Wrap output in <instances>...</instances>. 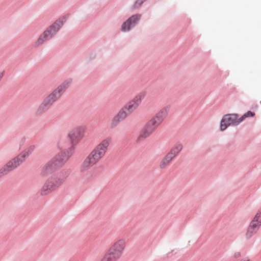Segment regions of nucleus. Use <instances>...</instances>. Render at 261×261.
I'll return each instance as SVG.
<instances>
[{
	"label": "nucleus",
	"mask_w": 261,
	"mask_h": 261,
	"mask_svg": "<svg viewBox=\"0 0 261 261\" xmlns=\"http://www.w3.org/2000/svg\"><path fill=\"white\" fill-rule=\"evenodd\" d=\"M4 76V73L3 72H0V81L3 78Z\"/></svg>",
	"instance_id": "obj_30"
},
{
	"label": "nucleus",
	"mask_w": 261,
	"mask_h": 261,
	"mask_svg": "<svg viewBox=\"0 0 261 261\" xmlns=\"http://www.w3.org/2000/svg\"><path fill=\"white\" fill-rule=\"evenodd\" d=\"M70 81H66L60 85L50 94H49L44 99L51 106L58 99L69 87Z\"/></svg>",
	"instance_id": "obj_4"
},
{
	"label": "nucleus",
	"mask_w": 261,
	"mask_h": 261,
	"mask_svg": "<svg viewBox=\"0 0 261 261\" xmlns=\"http://www.w3.org/2000/svg\"><path fill=\"white\" fill-rule=\"evenodd\" d=\"M50 106L51 105L49 103H48L45 99H44L43 102L40 105L37 109V114L40 115L44 113L50 107Z\"/></svg>",
	"instance_id": "obj_16"
},
{
	"label": "nucleus",
	"mask_w": 261,
	"mask_h": 261,
	"mask_svg": "<svg viewBox=\"0 0 261 261\" xmlns=\"http://www.w3.org/2000/svg\"><path fill=\"white\" fill-rule=\"evenodd\" d=\"M69 156L66 152H61L56 155L42 167L40 174L42 176H48L55 172L68 161Z\"/></svg>",
	"instance_id": "obj_2"
},
{
	"label": "nucleus",
	"mask_w": 261,
	"mask_h": 261,
	"mask_svg": "<svg viewBox=\"0 0 261 261\" xmlns=\"http://www.w3.org/2000/svg\"><path fill=\"white\" fill-rule=\"evenodd\" d=\"M126 110L123 108L122 109L117 115L122 120L124 119L129 114L128 112H126Z\"/></svg>",
	"instance_id": "obj_25"
},
{
	"label": "nucleus",
	"mask_w": 261,
	"mask_h": 261,
	"mask_svg": "<svg viewBox=\"0 0 261 261\" xmlns=\"http://www.w3.org/2000/svg\"><path fill=\"white\" fill-rule=\"evenodd\" d=\"M66 20V19L65 17H62L55 21L39 36L38 39L35 41L34 46L36 47L39 46L47 40L51 38L59 30Z\"/></svg>",
	"instance_id": "obj_3"
},
{
	"label": "nucleus",
	"mask_w": 261,
	"mask_h": 261,
	"mask_svg": "<svg viewBox=\"0 0 261 261\" xmlns=\"http://www.w3.org/2000/svg\"><path fill=\"white\" fill-rule=\"evenodd\" d=\"M255 115V113L251 112V111H248L247 113H245L240 118V121L241 122L243 121V120L245 118H247V117H253Z\"/></svg>",
	"instance_id": "obj_26"
},
{
	"label": "nucleus",
	"mask_w": 261,
	"mask_h": 261,
	"mask_svg": "<svg viewBox=\"0 0 261 261\" xmlns=\"http://www.w3.org/2000/svg\"><path fill=\"white\" fill-rule=\"evenodd\" d=\"M166 114V111L165 110H161L159 111L153 118L155 119L160 124L163 122Z\"/></svg>",
	"instance_id": "obj_20"
},
{
	"label": "nucleus",
	"mask_w": 261,
	"mask_h": 261,
	"mask_svg": "<svg viewBox=\"0 0 261 261\" xmlns=\"http://www.w3.org/2000/svg\"><path fill=\"white\" fill-rule=\"evenodd\" d=\"M121 120H122L118 117L117 115L115 116L112 120V125L113 126H116Z\"/></svg>",
	"instance_id": "obj_27"
},
{
	"label": "nucleus",
	"mask_w": 261,
	"mask_h": 261,
	"mask_svg": "<svg viewBox=\"0 0 261 261\" xmlns=\"http://www.w3.org/2000/svg\"><path fill=\"white\" fill-rule=\"evenodd\" d=\"M151 123H152L154 126L155 127H156V128H157L160 125V124L155 119H154L153 118H152L150 120H149Z\"/></svg>",
	"instance_id": "obj_29"
},
{
	"label": "nucleus",
	"mask_w": 261,
	"mask_h": 261,
	"mask_svg": "<svg viewBox=\"0 0 261 261\" xmlns=\"http://www.w3.org/2000/svg\"><path fill=\"white\" fill-rule=\"evenodd\" d=\"M144 2V0H137L133 5V9L138 8Z\"/></svg>",
	"instance_id": "obj_28"
},
{
	"label": "nucleus",
	"mask_w": 261,
	"mask_h": 261,
	"mask_svg": "<svg viewBox=\"0 0 261 261\" xmlns=\"http://www.w3.org/2000/svg\"><path fill=\"white\" fill-rule=\"evenodd\" d=\"M125 246L126 242L125 240L119 239L112 245L108 251L118 259L122 255Z\"/></svg>",
	"instance_id": "obj_5"
},
{
	"label": "nucleus",
	"mask_w": 261,
	"mask_h": 261,
	"mask_svg": "<svg viewBox=\"0 0 261 261\" xmlns=\"http://www.w3.org/2000/svg\"><path fill=\"white\" fill-rule=\"evenodd\" d=\"M156 128V127L149 120L140 132L138 140L141 141L147 138L153 133Z\"/></svg>",
	"instance_id": "obj_9"
},
{
	"label": "nucleus",
	"mask_w": 261,
	"mask_h": 261,
	"mask_svg": "<svg viewBox=\"0 0 261 261\" xmlns=\"http://www.w3.org/2000/svg\"><path fill=\"white\" fill-rule=\"evenodd\" d=\"M140 18L141 15L140 14L133 15L122 24L121 26L122 31L123 32L128 31L132 27L135 25Z\"/></svg>",
	"instance_id": "obj_11"
},
{
	"label": "nucleus",
	"mask_w": 261,
	"mask_h": 261,
	"mask_svg": "<svg viewBox=\"0 0 261 261\" xmlns=\"http://www.w3.org/2000/svg\"><path fill=\"white\" fill-rule=\"evenodd\" d=\"M23 162V160L21 158V156L18 154L17 156L14 158L7 162L6 164L12 171L18 167Z\"/></svg>",
	"instance_id": "obj_12"
},
{
	"label": "nucleus",
	"mask_w": 261,
	"mask_h": 261,
	"mask_svg": "<svg viewBox=\"0 0 261 261\" xmlns=\"http://www.w3.org/2000/svg\"><path fill=\"white\" fill-rule=\"evenodd\" d=\"M118 260L108 251L104 255L100 261H116Z\"/></svg>",
	"instance_id": "obj_22"
},
{
	"label": "nucleus",
	"mask_w": 261,
	"mask_h": 261,
	"mask_svg": "<svg viewBox=\"0 0 261 261\" xmlns=\"http://www.w3.org/2000/svg\"><path fill=\"white\" fill-rule=\"evenodd\" d=\"M34 149L35 146L31 145L21 152L19 154V155L21 156V158L24 161L25 159L34 151Z\"/></svg>",
	"instance_id": "obj_18"
},
{
	"label": "nucleus",
	"mask_w": 261,
	"mask_h": 261,
	"mask_svg": "<svg viewBox=\"0 0 261 261\" xmlns=\"http://www.w3.org/2000/svg\"><path fill=\"white\" fill-rule=\"evenodd\" d=\"M174 159L169 154L167 153L165 156L162 160L160 164V168L161 169H164L167 166L171 161Z\"/></svg>",
	"instance_id": "obj_17"
},
{
	"label": "nucleus",
	"mask_w": 261,
	"mask_h": 261,
	"mask_svg": "<svg viewBox=\"0 0 261 261\" xmlns=\"http://www.w3.org/2000/svg\"><path fill=\"white\" fill-rule=\"evenodd\" d=\"M251 222H254V223L259 224V226H260L261 224V208L258 211V212L255 215L253 220Z\"/></svg>",
	"instance_id": "obj_24"
},
{
	"label": "nucleus",
	"mask_w": 261,
	"mask_h": 261,
	"mask_svg": "<svg viewBox=\"0 0 261 261\" xmlns=\"http://www.w3.org/2000/svg\"><path fill=\"white\" fill-rule=\"evenodd\" d=\"M85 128L83 126L75 127L70 130L68 137L72 143L79 142L84 136Z\"/></svg>",
	"instance_id": "obj_8"
},
{
	"label": "nucleus",
	"mask_w": 261,
	"mask_h": 261,
	"mask_svg": "<svg viewBox=\"0 0 261 261\" xmlns=\"http://www.w3.org/2000/svg\"><path fill=\"white\" fill-rule=\"evenodd\" d=\"M243 261H249V259H245V260H243Z\"/></svg>",
	"instance_id": "obj_31"
},
{
	"label": "nucleus",
	"mask_w": 261,
	"mask_h": 261,
	"mask_svg": "<svg viewBox=\"0 0 261 261\" xmlns=\"http://www.w3.org/2000/svg\"><path fill=\"white\" fill-rule=\"evenodd\" d=\"M11 170L7 164H5L0 169V178L7 175Z\"/></svg>",
	"instance_id": "obj_23"
},
{
	"label": "nucleus",
	"mask_w": 261,
	"mask_h": 261,
	"mask_svg": "<svg viewBox=\"0 0 261 261\" xmlns=\"http://www.w3.org/2000/svg\"><path fill=\"white\" fill-rule=\"evenodd\" d=\"M143 96L141 94H138L128 102L124 108L128 112V113H131L140 105Z\"/></svg>",
	"instance_id": "obj_10"
},
{
	"label": "nucleus",
	"mask_w": 261,
	"mask_h": 261,
	"mask_svg": "<svg viewBox=\"0 0 261 261\" xmlns=\"http://www.w3.org/2000/svg\"><path fill=\"white\" fill-rule=\"evenodd\" d=\"M93 166V165H92V163H91V162L86 158L81 165L80 171L82 172H84L89 169Z\"/></svg>",
	"instance_id": "obj_19"
},
{
	"label": "nucleus",
	"mask_w": 261,
	"mask_h": 261,
	"mask_svg": "<svg viewBox=\"0 0 261 261\" xmlns=\"http://www.w3.org/2000/svg\"><path fill=\"white\" fill-rule=\"evenodd\" d=\"M259 227V224H256L254 222H251L245 234L246 238L247 239H250L257 232Z\"/></svg>",
	"instance_id": "obj_13"
},
{
	"label": "nucleus",
	"mask_w": 261,
	"mask_h": 261,
	"mask_svg": "<svg viewBox=\"0 0 261 261\" xmlns=\"http://www.w3.org/2000/svg\"><path fill=\"white\" fill-rule=\"evenodd\" d=\"M110 142V138H105L97 144L92 151L101 159L105 156L107 152Z\"/></svg>",
	"instance_id": "obj_7"
},
{
	"label": "nucleus",
	"mask_w": 261,
	"mask_h": 261,
	"mask_svg": "<svg viewBox=\"0 0 261 261\" xmlns=\"http://www.w3.org/2000/svg\"><path fill=\"white\" fill-rule=\"evenodd\" d=\"M46 176L45 177H46ZM48 178L40 190V195L45 196L61 186L67 177L64 172H54L47 176Z\"/></svg>",
	"instance_id": "obj_1"
},
{
	"label": "nucleus",
	"mask_w": 261,
	"mask_h": 261,
	"mask_svg": "<svg viewBox=\"0 0 261 261\" xmlns=\"http://www.w3.org/2000/svg\"><path fill=\"white\" fill-rule=\"evenodd\" d=\"M182 148V146L181 144L176 143L172 147L170 151L168 153L174 158L181 151Z\"/></svg>",
	"instance_id": "obj_14"
},
{
	"label": "nucleus",
	"mask_w": 261,
	"mask_h": 261,
	"mask_svg": "<svg viewBox=\"0 0 261 261\" xmlns=\"http://www.w3.org/2000/svg\"><path fill=\"white\" fill-rule=\"evenodd\" d=\"M237 114H227L223 116L220 124V129L222 131L224 130L230 125H237L241 122L240 118H238Z\"/></svg>",
	"instance_id": "obj_6"
},
{
	"label": "nucleus",
	"mask_w": 261,
	"mask_h": 261,
	"mask_svg": "<svg viewBox=\"0 0 261 261\" xmlns=\"http://www.w3.org/2000/svg\"><path fill=\"white\" fill-rule=\"evenodd\" d=\"M86 158L87 159L93 166L101 160L97 155L93 152V151H91Z\"/></svg>",
	"instance_id": "obj_21"
},
{
	"label": "nucleus",
	"mask_w": 261,
	"mask_h": 261,
	"mask_svg": "<svg viewBox=\"0 0 261 261\" xmlns=\"http://www.w3.org/2000/svg\"><path fill=\"white\" fill-rule=\"evenodd\" d=\"M50 106L51 105L49 103H48L45 99H44L43 102L40 105L37 109V114L40 115L44 113L50 107Z\"/></svg>",
	"instance_id": "obj_15"
}]
</instances>
